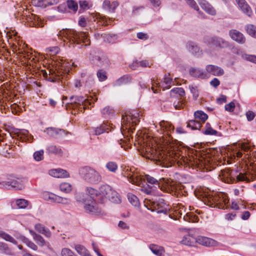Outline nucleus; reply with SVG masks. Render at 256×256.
I'll use <instances>...</instances> for the list:
<instances>
[{
    "label": "nucleus",
    "instance_id": "f257e3e1",
    "mask_svg": "<svg viewBox=\"0 0 256 256\" xmlns=\"http://www.w3.org/2000/svg\"><path fill=\"white\" fill-rule=\"evenodd\" d=\"M123 174L130 182L140 186L141 190L146 194H151L152 187H150L149 185L148 187H144L145 180L150 184L158 186L162 190L168 193H172L177 189L176 182L172 180L162 178L158 181L149 175L142 176L134 167H126L124 170Z\"/></svg>",
    "mask_w": 256,
    "mask_h": 256
},
{
    "label": "nucleus",
    "instance_id": "f03ea898",
    "mask_svg": "<svg viewBox=\"0 0 256 256\" xmlns=\"http://www.w3.org/2000/svg\"><path fill=\"white\" fill-rule=\"evenodd\" d=\"M200 199L206 204L212 208L225 209L228 202V196L222 192L216 193L207 189H202L199 192Z\"/></svg>",
    "mask_w": 256,
    "mask_h": 256
},
{
    "label": "nucleus",
    "instance_id": "7ed1b4c3",
    "mask_svg": "<svg viewBox=\"0 0 256 256\" xmlns=\"http://www.w3.org/2000/svg\"><path fill=\"white\" fill-rule=\"evenodd\" d=\"M59 39L63 40L68 46L76 42L77 44L82 42L86 46H89L90 43L88 34L81 32H76L74 30L66 29L60 30L58 34Z\"/></svg>",
    "mask_w": 256,
    "mask_h": 256
},
{
    "label": "nucleus",
    "instance_id": "20e7f679",
    "mask_svg": "<svg viewBox=\"0 0 256 256\" xmlns=\"http://www.w3.org/2000/svg\"><path fill=\"white\" fill-rule=\"evenodd\" d=\"M99 202L104 203L107 200L114 203H120V198L118 192L108 184H104L100 188Z\"/></svg>",
    "mask_w": 256,
    "mask_h": 256
},
{
    "label": "nucleus",
    "instance_id": "39448f33",
    "mask_svg": "<svg viewBox=\"0 0 256 256\" xmlns=\"http://www.w3.org/2000/svg\"><path fill=\"white\" fill-rule=\"evenodd\" d=\"M70 102L66 104L67 110L78 109V111L82 112L85 109L88 108V106L92 104L90 100L82 96H72L70 97Z\"/></svg>",
    "mask_w": 256,
    "mask_h": 256
},
{
    "label": "nucleus",
    "instance_id": "423d86ee",
    "mask_svg": "<svg viewBox=\"0 0 256 256\" xmlns=\"http://www.w3.org/2000/svg\"><path fill=\"white\" fill-rule=\"evenodd\" d=\"M80 174L82 177L87 182L92 184H97L102 180V176L94 169L84 166L80 168Z\"/></svg>",
    "mask_w": 256,
    "mask_h": 256
},
{
    "label": "nucleus",
    "instance_id": "0eeeda50",
    "mask_svg": "<svg viewBox=\"0 0 256 256\" xmlns=\"http://www.w3.org/2000/svg\"><path fill=\"white\" fill-rule=\"evenodd\" d=\"M140 114L136 110H132L128 112L125 116H122V128H131L132 126L136 125L140 119Z\"/></svg>",
    "mask_w": 256,
    "mask_h": 256
},
{
    "label": "nucleus",
    "instance_id": "6e6552de",
    "mask_svg": "<svg viewBox=\"0 0 256 256\" xmlns=\"http://www.w3.org/2000/svg\"><path fill=\"white\" fill-rule=\"evenodd\" d=\"M194 120H190L187 122V127L190 128L192 130H200L202 124L204 123L208 119V115L204 112L198 110L194 114Z\"/></svg>",
    "mask_w": 256,
    "mask_h": 256
},
{
    "label": "nucleus",
    "instance_id": "1a4fd4ad",
    "mask_svg": "<svg viewBox=\"0 0 256 256\" xmlns=\"http://www.w3.org/2000/svg\"><path fill=\"white\" fill-rule=\"evenodd\" d=\"M146 152L147 153L146 157L156 161V164H158L162 165L165 161H167V156H166L163 152H157L156 150L150 146L146 148Z\"/></svg>",
    "mask_w": 256,
    "mask_h": 256
},
{
    "label": "nucleus",
    "instance_id": "9d476101",
    "mask_svg": "<svg viewBox=\"0 0 256 256\" xmlns=\"http://www.w3.org/2000/svg\"><path fill=\"white\" fill-rule=\"evenodd\" d=\"M204 42L208 46H214L219 48H226L229 46L226 40L218 36H208L204 39Z\"/></svg>",
    "mask_w": 256,
    "mask_h": 256
},
{
    "label": "nucleus",
    "instance_id": "9b49d317",
    "mask_svg": "<svg viewBox=\"0 0 256 256\" xmlns=\"http://www.w3.org/2000/svg\"><path fill=\"white\" fill-rule=\"evenodd\" d=\"M234 173H236V172L231 170L226 174H224V175L226 176L228 178L230 179V180H228V182L233 183L239 181H250V178L248 176L247 174H242L240 172L238 174L235 175Z\"/></svg>",
    "mask_w": 256,
    "mask_h": 256
},
{
    "label": "nucleus",
    "instance_id": "f8f14e48",
    "mask_svg": "<svg viewBox=\"0 0 256 256\" xmlns=\"http://www.w3.org/2000/svg\"><path fill=\"white\" fill-rule=\"evenodd\" d=\"M96 200L86 198L84 201V208L85 210L92 214H98L101 212V208L96 202Z\"/></svg>",
    "mask_w": 256,
    "mask_h": 256
},
{
    "label": "nucleus",
    "instance_id": "ddd939ff",
    "mask_svg": "<svg viewBox=\"0 0 256 256\" xmlns=\"http://www.w3.org/2000/svg\"><path fill=\"white\" fill-rule=\"evenodd\" d=\"M152 89L153 90L154 92L156 93V90H154V86L156 84V86L158 85V87L162 88L163 90L165 89H168L171 87L172 80V78L170 77V74H168V75L166 74L164 78V80L162 82V84L157 83L154 80H152Z\"/></svg>",
    "mask_w": 256,
    "mask_h": 256
},
{
    "label": "nucleus",
    "instance_id": "4468645a",
    "mask_svg": "<svg viewBox=\"0 0 256 256\" xmlns=\"http://www.w3.org/2000/svg\"><path fill=\"white\" fill-rule=\"evenodd\" d=\"M4 186L8 188H14L16 190H21L24 188L22 180L18 178H14L4 182Z\"/></svg>",
    "mask_w": 256,
    "mask_h": 256
},
{
    "label": "nucleus",
    "instance_id": "2eb2a0df",
    "mask_svg": "<svg viewBox=\"0 0 256 256\" xmlns=\"http://www.w3.org/2000/svg\"><path fill=\"white\" fill-rule=\"evenodd\" d=\"M92 16L93 17L94 21L97 20V23L100 26H108L110 24L111 22L114 20L112 18H108L98 12L92 14Z\"/></svg>",
    "mask_w": 256,
    "mask_h": 256
},
{
    "label": "nucleus",
    "instance_id": "dca6fc26",
    "mask_svg": "<svg viewBox=\"0 0 256 256\" xmlns=\"http://www.w3.org/2000/svg\"><path fill=\"white\" fill-rule=\"evenodd\" d=\"M81 76V80H74V87L78 88H80L83 86L84 87H88L90 85V77L86 74H82Z\"/></svg>",
    "mask_w": 256,
    "mask_h": 256
},
{
    "label": "nucleus",
    "instance_id": "f3484780",
    "mask_svg": "<svg viewBox=\"0 0 256 256\" xmlns=\"http://www.w3.org/2000/svg\"><path fill=\"white\" fill-rule=\"evenodd\" d=\"M206 72L208 74V78L210 74L216 76H220L224 74V70L221 68L212 64L207 65L206 67Z\"/></svg>",
    "mask_w": 256,
    "mask_h": 256
},
{
    "label": "nucleus",
    "instance_id": "a211bd4d",
    "mask_svg": "<svg viewBox=\"0 0 256 256\" xmlns=\"http://www.w3.org/2000/svg\"><path fill=\"white\" fill-rule=\"evenodd\" d=\"M94 62L98 66L104 68H108L110 66V61L108 58L104 55L101 56H96L94 59Z\"/></svg>",
    "mask_w": 256,
    "mask_h": 256
},
{
    "label": "nucleus",
    "instance_id": "6ab92c4d",
    "mask_svg": "<svg viewBox=\"0 0 256 256\" xmlns=\"http://www.w3.org/2000/svg\"><path fill=\"white\" fill-rule=\"evenodd\" d=\"M196 243L206 246H215L217 242L208 237L198 236L196 238Z\"/></svg>",
    "mask_w": 256,
    "mask_h": 256
},
{
    "label": "nucleus",
    "instance_id": "aec40b11",
    "mask_svg": "<svg viewBox=\"0 0 256 256\" xmlns=\"http://www.w3.org/2000/svg\"><path fill=\"white\" fill-rule=\"evenodd\" d=\"M229 36L231 38L240 44H244L246 42L244 35L236 30H231L229 31Z\"/></svg>",
    "mask_w": 256,
    "mask_h": 256
},
{
    "label": "nucleus",
    "instance_id": "412c9836",
    "mask_svg": "<svg viewBox=\"0 0 256 256\" xmlns=\"http://www.w3.org/2000/svg\"><path fill=\"white\" fill-rule=\"evenodd\" d=\"M42 75L44 78L50 82H56L60 80V76L55 70L50 69L48 74L46 70H42Z\"/></svg>",
    "mask_w": 256,
    "mask_h": 256
},
{
    "label": "nucleus",
    "instance_id": "4be33fe9",
    "mask_svg": "<svg viewBox=\"0 0 256 256\" xmlns=\"http://www.w3.org/2000/svg\"><path fill=\"white\" fill-rule=\"evenodd\" d=\"M190 74L195 78L204 79L208 78V74L205 71L200 68H191L189 70Z\"/></svg>",
    "mask_w": 256,
    "mask_h": 256
},
{
    "label": "nucleus",
    "instance_id": "5701e85b",
    "mask_svg": "<svg viewBox=\"0 0 256 256\" xmlns=\"http://www.w3.org/2000/svg\"><path fill=\"white\" fill-rule=\"evenodd\" d=\"M16 134L17 136L23 142H31L34 140L33 136L29 134L28 130H20Z\"/></svg>",
    "mask_w": 256,
    "mask_h": 256
},
{
    "label": "nucleus",
    "instance_id": "b1692460",
    "mask_svg": "<svg viewBox=\"0 0 256 256\" xmlns=\"http://www.w3.org/2000/svg\"><path fill=\"white\" fill-rule=\"evenodd\" d=\"M118 6V4L117 2L114 1L111 3L110 0H105L102 4V8L108 12L114 13Z\"/></svg>",
    "mask_w": 256,
    "mask_h": 256
},
{
    "label": "nucleus",
    "instance_id": "393cba45",
    "mask_svg": "<svg viewBox=\"0 0 256 256\" xmlns=\"http://www.w3.org/2000/svg\"><path fill=\"white\" fill-rule=\"evenodd\" d=\"M112 128L110 124L108 122H104L100 126L96 127L94 129V134L100 135L104 132H108Z\"/></svg>",
    "mask_w": 256,
    "mask_h": 256
},
{
    "label": "nucleus",
    "instance_id": "a878e982",
    "mask_svg": "<svg viewBox=\"0 0 256 256\" xmlns=\"http://www.w3.org/2000/svg\"><path fill=\"white\" fill-rule=\"evenodd\" d=\"M239 8L246 14L250 16L252 14V12L248 4L245 0H236Z\"/></svg>",
    "mask_w": 256,
    "mask_h": 256
},
{
    "label": "nucleus",
    "instance_id": "bb28decb",
    "mask_svg": "<svg viewBox=\"0 0 256 256\" xmlns=\"http://www.w3.org/2000/svg\"><path fill=\"white\" fill-rule=\"evenodd\" d=\"M49 174L51 176L57 178H68L70 176L66 170L60 168L51 170L49 171Z\"/></svg>",
    "mask_w": 256,
    "mask_h": 256
},
{
    "label": "nucleus",
    "instance_id": "cd10ccee",
    "mask_svg": "<svg viewBox=\"0 0 256 256\" xmlns=\"http://www.w3.org/2000/svg\"><path fill=\"white\" fill-rule=\"evenodd\" d=\"M198 2L201 8L208 14L212 16L216 14L215 10L205 0H200Z\"/></svg>",
    "mask_w": 256,
    "mask_h": 256
},
{
    "label": "nucleus",
    "instance_id": "c85d7f7f",
    "mask_svg": "<svg viewBox=\"0 0 256 256\" xmlns=\"http://www.w3.org/2000/svg\"><path fill=\"white\" fill-rule=\"evenodd\" d=\"M184 165L186 166L192 167L193 168L195 167H199L200 162V160L194 158H184L183 160Z\"/></svg>",
    "mask_w": 256,
    "mask_h": 256
},
{
    "label": "nucleus",
    "instance_id": "c756f323",
    "mask_svg": "<svg viewBox=\"0 0 256 256\" xmlns=\"http://www.w3.org/2000/svg\"><path fill=\"white\" fill-rule=\"evenodd\" d=\"M181 242L184 244L193 246L196 244V238L190 234L186 235L183 237Z\"/></svg>",
    "mask_w": 256,
    "mask_h": 256
},
{
    "label": "nucleus",
    "instance_id": "7c9ffc66",
    "mask_svg": "<svg viewBox=\"0 0 256 256\" xmlns=\"http://www.w3.org/2000/svg\"><path fill=\"white\" fill-rule=\"evenodd\" d=\"M149 247L152 252L156 256H162L164 252V248L159 246L151 244Z\"/></svg>",
    "mask_w": 256,
    "mask_h": 256
},
{
    "label": "nucleus",
    "instance_id": "2f4dec72",
    "mask_svg": "<svg viewBox=\"0 0 256 256\" xmlns=\"http://www.w3.org/2000/svg\"><path fill=\"white\" fill-rule=\"evenodd\" d=\"M131 81V77L128 75H124L117 80L114 83L115 86H120L123 84H126Z\"/></svg>",
    "mask_w": 256,
    "mask_h": 256
},
{
    "label": "nucleus",
    "instance_id": "473e14b6",
    "mask_svg": "<svg viewBox=\"0 0 256 256\" xmlns=\"http://www.w3.org/2000/svg\"><path fill=\"white\" fill-rule=\"evenodd\" d=\"M34 228L37 232L44 234L46 236L49 238L51 236L50 232L42 224H38L35 225Z\"/></svg>",
    "mask_w": 256,
    "mask_h": 256
},
{
    "label": "nucleus",
    "instance_id": "72a5a7b5",
    "mask_svg": "<svg viewBox=\"0 0 256 256\" xmlns=\"http://www.w3.org/2000/svg\"><path fill=\"white\" fill-rule=\"evenodd\" d=\"M86 194L90 196L92 200H97L99 202V192L92 188H86Z\"/></svg>",
    "mask_w": 256,
    "mask_h": 256
},
{
    "label": "nucleus",
    "instance_id": "f704fd0d",
    "mask_svg": "<svg viewBox=\"0 0 256 256\" xmlns=\"http://www.w3.org/2000/svg\"><path fill=\"white\" fill-rule=\"evenodd\" d=\"M30 232L32 235L34 240L40 246H42L45 245V240L41 236L36 234L35 232L31 230H30Z\"/></svg>",
    "mask_w": 256,
    "mask_h": 256
},
{
    "label": "nucleus",
    "instance_id": "c9c22d12",
    "mask_svg": "<svg viewBox=\"0 0 256 256\" xmlns=\"http://www.w3.org/2000/svg\"><path fill=\"white\" fill-rule=\"evenodd\" d=\"M46 150L48 154H52L58 156H62V149L56 146L51 145L48 146Z\"/></svg>",
    "mask_w": 256,
    "mask_h": 256
},
{
    "label": "nucleus",
    "instance_id": "e433bc0d",
    "mask_svg": "<svg viewBox=\"0 0 256 256\" xmlns=\"http://www.w3.org/2000/svg\"><path fill=\"white\" fill-rule=\"evenodd\" d=\"M58 196L48 192H45L42 193V198L47 201L52 202H56Z\"/></svg>",
    "mask_w": 256,
    "mask_h": 256
},
{
    "label": "nucleus",
    "instance_id": "4c0bfd02",
    "mask_svg": "<svg viewBox=\"0 0 256 256\" xmlns=\"http://www.w3.org/2000/svg\"><path fill=\"white\" fill-rule=\"evenodd\" d=\"M188 50L193 54H198L200 52V48L194 42H189L186 44Z\"/></svg>",
    "mask_w": 256,
    "mask_h": 256
},
{
    "label": "nucleus",
    "instance_id": "58836bf2",
    "mask_svg": "<svg viewBox=\"0 0 256 256\" xmlns=\"http://www.w3.org/2000/svg\"><path fill=\"white\" fill-rule=\"evenodd\" d=\"M114 111L109 106H106L102 110V114L104 118H110L113 116Z\"/></svg>",
    "mask_w": 256,
    "mask_h": 256
},
{
    "label": "nucleus",
    "instance_id": "ea45409f",
    "mask_svg": "<svg viewBox=\"0 0 256 256\" xmlns=\"http://www.w3.org/2000/svg\"><path fill=\"white\" fill-rule=\"evenodd\" d=\"M44 132H46V134L52 136V137H57L58 135L61 134L62 130H58L53 128H46Z\"/></svg>",
    "mask_w": 256,
    "mask_h": 256
},
{
    "label": "nucleus",
    "instance_id": "a19ab883",
    "mask_svg": "<svg viewBox=\"0 0 256 256\" xmlns=\"http://www.w3.org/2000/svg\"><path fill=\"white\" fill-rule=\"evenodd\" d=\"M0 237L4 239L5 240L10 242L13 244H17V242L14 240V238L5 232L0 231Z\"/></svg>",
    "mask_w": 256,
    "mask_h": 256
},
{
    "label": "nucleus",
    "instance_id": "79ce46f5",
    "mask_svg": "<svg viewBox=\"0 0 256 256\" xmlns=\"http://www.w3.org/2000/svg\"><path fill=\"white\" fill-rule=\"evenodd\" d=\"M247 33L250 36L256 38V26L253 24H247L245 27Z\"/></svg>",
    "mask_w": 256,
    "mask_h": 256
},
{
    "label": "nucleus",
    "instance_id": "37998d69",
    "mask_svg": "<svg viewBox=\"0 0 256 256\" xmlns=\"http://www.w3.org/2000/svg\"><path fill=\"white\" fill-rule=\"evenodd\" d=\"M202 132L206 135H216L218 132L210 127V124L207 123L206 124L205 130H202Z\"/></svg>",
    "mask_w": 256,
    "mask_h": 256
},
{
    "label": "nucleus",
    "instance_id": "c03bdc74",
    "mask_svg": "<svg viewBox=\"0 0 256 256\" xmlns=\"http://www.w3.org/2000/svg\"><path fill=\"white\" fill-rule=\"evenodd\" d=\"M75 250L81 256H86L88 253V250L84 246L80 244L76 245L75 246Z\"/></svg>",
    "mask_w": 256,
    "mask_h": 256
},
{
    "label": "nucleus",
    "instance_id": "a18cd8bd",
    "mask_svg": "<svg viewBox=\"0 0 256 256\" xmlns=\"http://www.w3.org/2000/svg\"><path fill=\"white\" fill-rule=\"evenodd\" d=\"M60 188L61 191L66 193H68L71 192L72 190V186L69 183L63 182L60 184Z\"/></svg>",
    "mask_w": 256,
    "mask_h": 256
},
{
    "label": "nucleus",
    "instance_id": "49530a36",
    "mask_svg": "<svg viewBox=\"0 0 256 256\" xmlns=\"http://www.w3.org/2000/svg\"><path fill=\"white\" fill-rule=\"evenodd\" d=\"M58 0H41L38 1L40 6H46L57 4Z\"/></svg>",
    "mask_w": 256,
    "mask_h": 256
},
{
    "label": "nucleus",
    "instance_id": "de8ad7c7",
    "mask_svg": "<svg viewBox=\"0 0 256 256\" xmlns=\"http://www.w3.org/2000/svg\"><path fill=\"white\" fill-rule=\"evenodd\" d=\"M21 240L25 243L28 246L32 249L33 250H36L38 249V246L32 242L30 241L27 238L24 236L21 237Z\"/></svg>",
    "mask_w": 256,
    "mask_h": 256
},
{
    "label": "nucleus",
    "instance_id": "09e8293b",
    "mask_svg": "<svg viewBox=\"0 0 256 256\" xmlns=\"http://www.w3.org/2000/svg\"><path fill=\"white\" fill-rule=\"evenodd\" d=\"M128 199L131 204L134 206H138L140 204L138 198L134 195L132 194H128Z\"/></svg>",
    "mask_w": 256,
    "mask_h": 256
},
{
    "label": "nucleus",
    "instance_id": "8fccbe9b",
    "mask_svg": "<svg viewBox=\"0 0 256 256\" xmlns=\"http://www.w3.org/2000/svg\"><path fill=\"white\" fill-rule=\"evenodd\" d=\"M24 57L28 60V63L30 66H34V64L36 63L38 61V60L36 59L35 56H34L32 54H28V53L26 54Z\"/></svg>",
    "mask_w": 256,
    "mask_h": 256
},
{
    "label": "nucleus",
    "instance_id": "3c124183",
    "mask_svg": "<svg viewBox=\"0 0 256 256\" xmlns=\"http://www.w3.org/2000/svg\"><path fill=\"white\" fill-rule=\"evenodd\" d=\"M106 168L110 172H115L118 169L117 164L114 162H109L106 165Z\"/></svg>",
    "mask_w": 256,
    "mask_h": 256
},
{
    "label": "nucleus",
    "instance_id": "603ef678",
    "mask_svg": "<svg viewBox=\"0 0 256 256\" xmlns=\"http://www.w3.org/2000/svg\"><path fill=\"white\" fill-rule=\"evenodd\" d=\"M184 220L186 221L194 222H197L198 220V218L195 215L187 213L186 216H184Z\"/></svg>",
    "mask_w": 256,
    "mask_h": 256
},
{
    "label": "nucleus",
    "instance_id": "864d4df0",
    "mask_svg": "<svg viewBox=\"0 0 256 256\" xmlns=\"http://www.w3.org/2000/svg\"><path fill=\"white\" fill-rule=\"evenodd\" d=\"M173 94H178L180 97H182L185 95V92L182 88H176L170 90V95Z\"/></svg>",
    "mask_w": 256,
    "mask_h": 256
},
{
    "label": "nucleus",
    "instance_id": "5fc2aeb1",
    "mask_svg": "<svg viewBox=\"0 0 256 256\" xmlns=\"http://www.w3.org/2000/svg\"><path fill=\"white\" fill-rule=\"evenodd\" d=\"M68 8L74 12H76L78 8V5L76 2L73 0H68L66 2Z\"/></svg>",
    "mask_w": 256,
    "mask_h": 256
},
{
    "label": "nucleus",
    "instance_id": "6e6d98bb",
    "mask_svg": "<svg viewBox=\"0 0 256 256\" xmlns=\"http://www.w3.org/2000/svg\"><path fill=\"white\" fill-rule=\"evenodd\" d=\"M189 88L191 93L192 94L193 98L194 100H196L199 96V90L198 87L195 86H189Z\"/></svg>",
    "mask_w": 256,
    "mask_h": 256
},
{
    "label": "nucleus",
    "instance_id": "4d7b16f0",
    "mask_svg": "<svg viewBox=\"0 0 256 256\" xmlns=\"http://www.w3.org/2000/svg\"><path fill=\"white\" fill-rule=\"evenodd\" d=\"M16 205L19 208H25L28 205V201L24 199H19L16 201Z\"/></svg>",
    "mask_w": 256,
    "mask_h": 256
},
{
    "label": "nucleus",
    "instance_id": "13d9d810",
    "mask_svg": "<svg viewBox=\"0 0 256 256\" xmlns=\"http://www.w3.org/2000/svg\"><path fill=\"white\" fill-rule=\"evenodd\" d=\"M160 126L162 128H164L166 131L170 132L174 130V127L168 122L163 121L160 122Z\"/></svg>",
    "mask_w": 256,
    "mask_h": 256
},
{
    "label": "nucleus",
    "instance_id": "bf43d9fd",
    "mask_svg": "<svg viewBox=\"0 0 256 256\" xmlns=\"http://www.w3.org/2000/svg\"><path fill=\"white\" fill-rule=\"evenodd\" d=\"M97 76L100 82L104 81L107 78L106 72L102 70H100L97 72Z\"/></svg>",
    "mask_w": 256,
    "mask_h": 256
},
{
    "label": "nucleus",
    "instance_id": "052dcab7",
    "mask_svg": "<svg viewBox=\"0 0 256 256\" xmlns=\"http://www.w3.org/2000/svg\"><path fill=\"white\" fill-rule=\"evenodd\" d=\"M44 152L43 150H40L36 152L34 154V158L36 161H40L44 158Z\"/></svg>",
    "mask_w": 256,
    "mask_h": 256
},
{
    "label": "nucleus",
    "instance_id": "680f3d73",
    "mask_svg": "<svg viewBox=\"0 0 256 256\" xmlns=\"http://www.w3.org/2000/svg\"><path fill=\"white\" fill-rule=\"evenodd\" d=\"M70 200L68 198H62L58 196L56 202L67 205L69 204L70 203Z\"/></svg>",
    "mask_w": 256,
    "mask_h": 256
},
{
    "label": "nucleus",
    "instance_id": "e2e57ef3",
    "mask_svg": "<svg viewBox=\"0 0 256 256\" xmlns=\"http://www.w3.org/2000/svg\"><path fill=\"white\" fill-rule=\"evenodd\" d=\"M61 256H76L73 252L68 248H63L61 250Z\"/></svg>",
    "mask_w": 256,
    "mask_h": 256
},
{
    "label": "nucleus",
    "instance_id": "0e129e2a",
    "mask_svg": "<svg viewBox=\"0 0 256 256\" xmlns=\"http://www.w3.org/2000/svg\"><path fill=\"white\" fill-rule=\"evenodd\" d=\"M0 250L2 251L6 254H11L10 248L8 247L7 244L4 242H0Z\"/></svg>",
    "mask_w": 256,
    "mask_h": 256
},
{
    "label": "nucleus",
    "instance_id": "69168bd1",
    "mask_svg": "<svg viewBox=\"0 0 256 256\" xmlns=\"http://www.w3.org/2000/svg\"><path fill=\"white\" fill-rule=\"evenodd\" d=\"M186 208L182 204H178L175 210L176 214H179L180 216H182L185 212Z\"/></svg>",
    "mask_w": 256,
    "mask_h": 256
},
{
    "label": "nucleus",
    "instance_id": "338daca9",
    "mask_svg": "<svg viewBox=\"0 0 256 256\" xmlns=\"http://www.w3.org/2000/svg\"><path fill=\"white\" fill-rule=\"evenodd\" d=\"M187 4L194 10L198 11L199 8L198 6L194 0H185Z\"/></svg>",
    "mask_w": 256,
    "mask_h": 256
},
{
    "label": "nucleus",
    "instance_id": "774afa93",
    "mask_svg": "<svg viewBox=\"0 0 256 256\" xmlns=\"http://www.w3.org/2000/svg\"><path fill=\"white\" fill-rule=\"evenodd\" d=\"M235 108V104L233 102H230L225 106V110L228 112H233Z\"/></svg>",
    "mask_w": 256,
    "mask_h": 256
}]
</instances>
